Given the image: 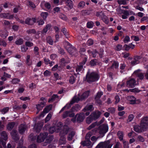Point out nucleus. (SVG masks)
<instances>
[{
    "instance_id": "1",
    "label": "nucleus",
    "mask_w": 148,
    "mask_h": 148,
    "mask_svg": "<svg viewBox=\"0 0 148 148\" xmlns=\"http://www.w3.org/2000/svg\"><path fill=\"white\" fill-rule=\"evenodd\" d=\"M99 78L98 75L94 72L90 73L88 72L86 75V80L89 83L97 81Z\"/></svg>"
},
{
    "instance_id": "2",
    "label": "nucleus",
    "mask_w": 148,
    "mask_h": 148,
    "mask_svg": "<svg viewBox=\"0 0 148 148\" xmlns=\"http://www.w3.org/2000/svg\"><path fill=\"white\" fill-rule=\"evenodd\" d=\"M69 131V128L67 126H65L63 129L60 132V138L59 143L61 144H64L66 143V138L64 136L66 135Z\"/></svg>"
},
{
    "instance_id": "3",
    "label": "nucleus",
    "mask_w": 148,
    "mask_h": 148,
    "mask_svg": "<svg viewBox=\"0 0 148 148\" xmlns=\"http://www.w3.org/2000/svg\"><path fill=\"white\" fill-rule=\"evenodd\" d=\"M64 126H62V123L61 122H59L54 126L50 128L49 132L51 134H52L54 132H60L61 130L64 129Z\"/></svg>"
},
{
    "instance_id": "4",
    "label": "nucleus",
    "mask_w": 148,
    "mask_h": 148,
    "mask_svg": "<svg viewBox=\"0 0 148 148\" xmlns=\"http://www.w3.org/2000/svg\"><path fill=\"white\" fill-rule=\"evenodd\" d=\"M0 136V141L2 143L3 147L6 148L5 141L8 139V134L5 131H3L1 132Z\"/></svg>"
},
{
    "instance_id": "5",
    "label": "nucleus",
    "mask_w": 148,
    "mask_h": 148,
    "mask_svg": "<svg viewBox=\"0 0 148 148\" xmlns=\"http://www.w3.org/2000/svg\"><path fill=\"white\" fill-rule=\"evenodd\" d=\"M66 45L65 48L68 52L71 54L76 56L77 51L76 49L73 47L72 45L67 42H66Z\"/></svg>"
},
{
    "instance_id": "6",
    "label": "nucleus",
    "mask_w": 148,
    "mask_h": 148,
    "mask_svg": "<svg viewBox=\"0 0 148 148\" xmlns=\"http://www.w3.org/2000/svg\"><path fill=\"white\" fill-rule=\"evenodd\" d=\"M127 99L130 101V103L131 104H137L141 103L140 99H136V98L133 96L130 95L127 97Z\"/></svg>"
},
{
    "instance_id": "7",
    "label": "nucleus",
    "mask_w": 148,
    "mask_h": 148,
    "mask_svg": "<svg viewBox=\"0 0 148 148\" xmlns=\"http://www.w3.org/2000/svg\"><path fill=\"white\" fill-rule=\"evenodd\" d=\"M99 133L100 134L104 135L108 132V126L107 124H103L101 125L99 128Z\"/></svg>"
},
{
    "instance_id": "8",
    "label": "nucleus",
    "mask_w": 148,
    "mask_h": 148,
    "mask_svg": "<svg viewBox=\"0 0 148 148\" xmlns=\"http://www.w3.org/2000/svg\"><path fill=\"white\" fill-rule=\"evenodd\" d=\"M140 125L143 129L147 130L148 128V117L145 116L142 118Z\"/></svg>"
},
{
    "instance_id": "9",
    "label": "nucleus",
    "mask_w": 148,
    "mask_h": 148,
    "mask_svg": "<svg viewBox=\"0 0 148 148\" xmlns=\"http://www.w3.org/2000/svg\"><path fill=\"white\" fill-rule=\"evenodd\" d=\"M112 146L109 141L100 142L96 146V148H111Z\"/></svg>"
},
{
    "instance_id": "10",
    "label": "nucleus",
    "mask_w": 148,
    "mask_h": 148,
    "mask_svg": "<svg viewBox=\"0 0 148 148\" xmlns=\"http://www.w3.org/2000/svg\"><path fill=\"white\" fill-rule=\"evenodd\" d=\"M85 118L84 114L83 113L80 114H77L76 115L75 118L71 119V121L74 122L75 121L76 119L77 121L79 122H81L83 121Z\"/></svg>"
},
{
    "instance_id": "11",
    "label": "nucleus",
    "mask_w": 148,
    "mask_h": 148,
    "mask_svg": "<svg viewBox=\"0 0 148 148\" xmlns=\"http://www.w3.org/2000/svg\"><path fill=\"white\" fill-rule=\"evenodd\" d=\"M79 100V99L78 98L77 99H76V97H73L70 103L69 104H67L64 107L60 110L59 113H60L63 112L66 107L67 108V109H69L73 104L75 102H78Z\"/></svg>"
},
{
    "instance_id": "12",
    "label": "nucleus",
    "mask_w": 148,
    "mask_h": 148,
    "mask_svg": "<svg viewBox=\"0 0 148 148\" xmlns=\"http://www.w3.org/2000/svg\"><path fill=\"white\" fill-rule=\"evenodd\" d=\"M142 58V57L141 56L138 55L134 56L133 57L134 60H132L130 62L131 64L134 66L139 63L140 62L139 60Z\"/></svg>"
},
{
    "instance_id": "13",
    "label": "nucleus",
    "mask_w": 148,
    "mask_h": 148,
    "mask_svg": "<svg viewBox=\"0 0 148 148\" xmlns=\"http://www.w3.org/2000/svg\"><path fill=\"white\" fill-rule=\"evenodd\" d=\"M47 135L48 133H40V135L37 137V142L39 143L43 142Z\"/></svg>"
},
{
    "instance_id": "14",
    "label": "nucleus",
    "mask_w": 148,
    "mask_h": 148,
    "mask_svg": "<svg viewBox=\"0 0 148 148\" xmlns=\"http://www.w3.org/2000/svg\"><path fill=\"white\" fill-rule=\"evenodd\" d=\"M136 80L134 78H131L127 81V86L129 88H133L136 85Z\"/></svg>"
},
{
    "instance_id": "15",
    "label": "nucleus",
    "mask_w": 148,
    "mask_h": 148,
    "mask_svg": "<svg viewBox=\"0 0 148 148\" xmlns=\"http://www.w3.org/2000/svg\"><path fill=\"white\" fill-rule=\"evenodd\" d=\"M134 130L138 133H141L143 132H146L147 130L146 129H143L142 126L140 125L134 126Z\"/></svg>"
},
{
    "instance_id": "16",
    "label": "nucleus",
    "mask_w": 148,
    "mask_h": 148,
    "mask_svg": "<svg viewBox=\"0 0 148 148\" xmlns=\"http://www.w3.org/2000/svg\"><path fill=\"white\" fill-rule=\"evenodd\" d=\"M89 92L88 91H87L84 92L81 96H80V95L79 94L78 97H77L76 96H75L74 97H76V99H77L78 98L79 99V100L78 101H79L80 100H82L85 98L89 96Z\"/></svg>"
},
{
    "instance_id": "17",
    "label": "nucleus",
    "mask_w": 148,
    "mask_h": 148,
    "mask_svg": "<svg viewBox=\"0 0 148 148\" xmlns=\"http://www.w3.org/2000/svg\"><path fill=\"white\" fill-rule=\"evenodd\" d=\"M71 73H70V74L71 75H69V82L71 84H73L75 82V77L73 76V75H76L73 73V71L72 72H71Z\"/></svg>"
},
{
    "instance_id": "18",
    "label": "nucleus",
    "mask_w": 148,
    "mask_h": 148,
    "mask_svg": "<svg viewBox=\"0 0 148 148\" xmlns=\"http://www.w3.org/2000/svg\"><path fill=\"white\" fill-rule=\"evenodd\" d=\"M23 139H21L20 140V143L18 145L17 148H25L24 147H22V145L23 143ZM28 148H36V145L33 144L29 145Z\"/></svg>"
},
{
    "instance_id": "19",
    "label": "nucleus",
    "mask_w": 148,
    "mask_h": 148,
    "mask_svg": "<svg viewBox=\"0 0 148 148\" xmlns=\"http://www.w3.org/2000/svg\"><path fill=\"white\" fill-rule=\"evenodd\" d=\"M36 18H32V19L29 18H27L25 21V23L29 25H32L36 21Z\"/></svg>"
},
{
    "instance_id": "20",
    "label": "nucleus",
    "mask_w": 148,
    "mask_h": 148,
    "mask_svg": "<svg viewBox=\"0 0 148 148\" xmlns=\"http://www.w3.org/2000/svg\"><path fill=\"white\" fill-rule=\"evenodd\" d=\"M43 125V123L42 122L38 123L37 125L34 126V129L37 132H39L42 128Z\"/></svg>"
},
{
    "instance_id": "21",
    "label": "nucleus",
    "mask_w": 148,
    "mask_h": 148,
    "mask_svg": "<svg viewBox=\"0 0 148 148\" xmlns=\"http://www.w3.org/2000/svg\"><path fill=\"white\" fill-rule=\"evenodd\" d=\"M101 114V112L98 111L94 112L90 115L94 120L98 118Z\"/></svg>"
},
{
    "instance_id": "22",
    "label": "nucleus",
    "mask_w": 148,
    "mask_h": 148,
    "mask_svg": "<svg viewBox=\"0 0 148 148\" xmlns=\"http://www.w3.org/2000/svg\"><path fill=\"white\" fill-rule=\"evenodd\" d=\"M45 103H46L45 101L41 102L40 104L36 105V107L38 110V112H36L37 114L38 113V112L42 109V108L45 105Z\"/></svg>"
},
{
    "instance_id": "23",
    "label": "nucleus",
    "mask_w": 148,
    "mask_h": 148,
    "mask_svg": "<svg viewBox=\"0 0 148 148\" xmlns=\"http://www.w3.org/2000/svg\"><path fill=\"white\" fill-rule=\"evenodd\" d=\"M0 16L2 18L8 19H11L13 17V15H10L9 13H1L0 15Z\"/></svg>"
},
{
    "instance_id": "24",
    "label": "nucleus",
    "mask_w": 148,
    "mask_h": 148,
    "mask_svg": "<svg viewBox=\"0 0 148 148\" xmlns=\"http://www.w3.org/2000/svg\"><path fill=\"white\" fill-rule=\"evenodd\" d=\"M82 145L83 146H91L92 147L93 144H92L91 142L90 141V140H86L83 141L81 142Z\"/></svg>"
},
{
    "instance_id": "25",
    "label": "nucleus",
    "mask_w": 148,
    "mask_h": 148,
    "mask_svg": "<svg viewBox=\"0 0 148 148\" xmlns=\"http://www.w3.org/2000/svg\"><path fill=\"white\" fill-rule=\"evenodd\" d=\"M75 114L73 113H71L70 111H67L65 112L62 115V117L65 118L68 116L71 117H72L74 116Z\"/></svg>"
},
{
    "instance_id": "26",
    "label": "nucleus",
    "mask_w": 148,
    "mask_h": 148,
    "mask_svg": "<svg viewBox=\"0 0 148 148\" xmlns=\"http://www.w3.org/2000/svg\"><path fill=\"white\" fill-rule=\"evenodd\" d=\"M26 129V126L25 125L22 124L19 127V132L20 134H22L25 131Z\"/></svg>"
},
{
    "instance_id": "27",
    "label": "nucleus",
    "mask_w": 148,
    "mask_h": 148,
    "mask_svg": "<svg viewBox=\"0 0 148 148\" xmlns=\"http://www.w3.org/2000/svg\"><path fill=\"white\" fill-rule=\"evenodd\" d=\"M11 134L12 138L14 140H17L18 139V137L17 135V132L15 130H12L11 132Z\"/></svg>"
},
{
    "instance_id": "28",
    "label": "nucleus",
    "mask_w": 148,
    "mask_h": 148,
    "mask_svg": "<svg viewBox=\"0 0 148 148\" xmlns=\"http://www.w3.org/2000/svg\"><path fill=\"white\" fill-rule=\"evenodd\" d=\"M30 58V56L29 55H28L26 56V63L27 65L29 66L31 65L32 63V60Z\"/></svg>"
},
{
    "instance_id": "29",
    "label": "nucleus",
    "mask_w": 148,
    "mask_h": 148,
    "mask_svg": "<svg viewBox=\"0 0 148 148\" xmlns=\"http://www.w3.org/2000/svg\"><path fill=\"white\" fill-rule=\"evenodd\" d=\"M124 91H127L128 92H129V91H130L131 92H137L138 93L141 91V90L138 89V88H135L130 89L129 90H128L127 89H126L124 90Z\"/></svg>"
},
{
    "instance_id": "30",
    "label": "nucleus",
    "mask_w": 148,
    "mask_h": 148,
    "mask_svg": "<svg viewBox=\"0 0 148 148\" xmlns=\"http://www.w3.org/2000/svg\"><path fill=\"white\" fill-rule=\"evenodd\" d=\"M8 35V32L6 30L2 31L0 33V36L2 38H6Z\"/></svg>"
},
{
    "instance_id": "31",
    "label": "nucleus",
    "mask_w": 148,
    "mask_h": 148,
    "mask_svg": "<svg viewBox=\"0 0 148 148\" xmlns=\"http://www.w3.org/2000/svg\"><path fill=\"white\" fill-rule=\"evenodd\" d=\"M84 70L83 65H82L78 66L76 68V71L77 72V74H79V72L82 73V72Z\"/></svg>"
},
{
    "instance_id": "32",
    "label": "nucleus",
    "mask_w": 148,
    "mask_h": 148,
    "mask_svg": "<svg viewBox=\"0 0 148 148\" xmlns=\"http://www.w3.org/2000/svg\"><path fill=\"white\" fill-rule=\"evenodd\" d=\"M66 4L70 9L73 8V3L71 0H66Z\"/></svg>"
},
{
    "instance_id": "33",
    "label": "nucleus",
    "mask_w": 148,
    "mask_h": 148,
    "mask_svg": "<svg viewBox=\"0 0 148 148\" xmlns=\"http://www.w3.org/2000/svg\"><path fill=\"white\" fill-rule=\"evenodd\" d=\"M51 27V25L50 24L47 25L44 28L42 33V34H45L47 31L48 30L50 29Z\"/></svg>"
},
{
    "instance_id": "34",
    "label": "nucleus",
    "mask_w": 148,
    "mask_h": 148,
    "mask_svg": "<svg viewBox=\"0 0 148 148\" xmlns=\"http://www.w3.org/2000/svg\"><path fill=\"white\" fill-rule=\"evenodd\" d=\"M93 106L92 105H87L83 109V111H86L87 110H93Z\"/></svg>"
},
{
    "instance_id": "35",
    "label": "nucleus",
    "mask_w": 148,
    "mask_h": 148,
    "mask_svg": "<svg viewBox=\"0 0 148 148\" xmlns=\"http://www.w3.org/2000/svg\"><path fill=\"white\" fill-rule=\"evenodd\" d=\"M23 42V40L22 38H20L16 40L15 42V43L17 45H22Z\"/></svg>"
},
{
    "instance_id": "36",
    "label": "nucleus",
    "mask_w": 148,
    "mask_h": 148,
    "mask_svg": "<svg viewBox=\"0 0 148 148\" xmlns=\"http://www.w3.org/2000/svg\"><path fill=\"white\" fill-rule=\"evenodd\" d=\"M98 125V123L97 122H95L92 123V124L90 125L88 128V130H90L94 128L96 126Z\"/></svg>"
},
{
    "instance_id": "37",
    "label": "nucleus",
    "mask_w": 148,
    "mask_h": 148,
    "mask_svg": "<svg viewBox=\"0 0 148 148\" xmlns=\"http://www.w3.org/2000/svg\"><path fill=\"white\" fill-rule=\"evenodd\" d=\"M14 125V123L13 122L9 123L7 126V129L9 130H11L13 128Z\"/></svg>"
},
{
    "instance_id": "38",
    "label": "nucleus",
    "mask_w": 148,
    "mask_h": 148,
    "mask_svg": "<svg viewBox=\"0 0 148 148\" xmlns=\"http://www.w3.org/2000/svg\"><path fill=\"white\" fill-rule=\"evenodd\" d=\"M52 107V106L51 105L47 106L43 110L44 112H45V113H48L50 110L51 109Z\"/></svg>"
},
{
    "instance_id": "39",
    "label": "nucleus",
    "mask_w": 148,
    "mask_h": 148,
    "mask_svg": "<svg viewBox=\"0 0 148 148\" xmlns=\"http://www.w3.org/2000/svg\"><path fill=\"white\" fill-rule=\"evenodd\" d=\"M94 119L91 115L89 116L86 119V122L87 123L90 124Z\"/></svg>"
},
{
    "instance_id": "40",
    "label": "nucleus",
    "mask_w": 148,
    "mask_h": 148,
    "mask_svg": "<svg viewBox=\"0 0 148 148\" xmlns=\"http://www.w3.org/2000/svg\"><path fill=\"white\" fill-rule=\"evenodd\" d=\"M48 15V12H42L40 14L41 17L44 19H46Z\"/></svg>"
},
{
    "instance_id": "41",
    "label": "nucleus",
    "mask_w": 148,
    "mask_h": 148,
    "mask_svg": "<svg viewBox=\"0 0 148 148\" xmlns=\"http://www.w3.org/2000/svg\"><path fill=\"white\" fill-rule=\"evenodd\" d=\"M81 107L78 105H77L73 107L72 110V111H77L79 110Z\"/></svg>"
},
{
    "instance_id": "42",
    "label": "nucleus",
    "mask_w": 148,
    "mask_h": 148,
    "mask_svg": "<svg viewBox=\"0 0 148 148\" xmlns=\"http://www.w3.org/2000/svg\"><path fill=\"white\" fill-rule=\"evenodd\" d=\"M75 134V133L74 132H71L69 135L68 136V140H71L72 139L73 137Z\"/></svg>"
},
{
    "instance_id": "43",
    "label": "nucleus",
    "mask_w": 148,
    "mask_h": 148,
    "mask_svg": "<svg viewBox=\"0 0 148 148\" xmlns=\"http://www.w3.org/2000/svg\"><path fill=\"white\" fill-rule=\"evenodd\" d=\"M94 132H90L87 133L85 137L86 140H90V137L94 134Z\"/></svg>"
},
{
    "instance_id": "44",
    "label": "nucleus",
    "mask_w": 148,
    "mask_h": 148,
    "mask_svg": "<svg viewBox=\"0 0 148 148\" xmlns=\"http://www.w3.org/2000/svg\"><path fill=\"white\" fill-rule=\"evenodd\" d=\"M88 53L90 56H92L93 57H95L96 56L97 54V52L95 50L93 52H91L90 51H88Z\"/></svg>"
},
{
    "instance_id": "45",
    "label": "nucleus",
    "mask_w": 148,
    "mask_h": 148,
    "mask_svg": "<svg viewBox=\"0 0 148 148\" xmlns=\"http://www.w3.org/2000/svg\"><path fill=\"white\" fill-rule=\"evenodd\" d=\"M47 42L51 45H52L53 44V41L50 36H48L47 38Z\"/></svg>"
},
{
    "instance_id": "46",
    "label": "nucleus",
    "mask_w": 148,
    "mask_h": 148,
    "mask_svg": "<svg viewBox=\"0 0 148 148\" xmlns=\"http://www.w3.org/2000/svg\"><path fill=\"white\" fill-rule=\"evenodd\" d=\"M103 94V93L101 91L98 92L95 97V100L99 99Z\"/></svg>"
},
{
    "instance_id": "47",
    "label": "nucleus",
    "mask_w": 148,
    "mask_h": 148,
    "mask_svg": "<svg viewBox=\"0 0 148 148\" xmlns=\"http://www.w3.org/2000/svg\"><path fill=\"white\" fill-rule=\"evenodd\" d=\"M123 41L124 43H127L128 42L130 41V38L128 36H126L124 38Z\"/></svg>"
},
{
    "instance_id": "48",
    "label": "nucleus",
    "mask_w": 148,
    "mask_h": 148,
    "mask_svg": "<svg viewBox=\"0 0 148 148\" xmlns=\"http://www.w3.org/2000/svg\"><path fill=\"white\" fill-rule=\"evenodd\" d=\"M51 74V72L48 70H46L43 73L45 76H49Z\"/></svg>"
},
{
    "instance_id": "49",
    "label": "nucleus",
    "mask_w": 148,
    "mask_h": 148,
    "mask_svg": "<svg viewBox=\"0 0 148 148\" xmlns=\"http://www.w3.org/2000/svg\"><path fill=\"white\" fill-rule=\"evenodd\" d=\"M119 67V64L116 62H114L111 67L112 69H117Z\"/></svg>"
},
{
    "instance_id": "50",
    "label": "nucleus",
    "mask_w": 148,
    "mask_h": 148,
    "mask_svg": "<svg viewBox=\"0 0 148 148\" xmlns=\"http://www.w3.org/2000/svg\"><path fill=\"white\" fill-rule=\"evenodd\" d=\"M132 39H133V40L136 42H137L140 40V39L138 37L135 36H132L131 37Z\"/></svg>"
},
{
    "instance_id": "51",
    "label": "nucleus",
    "mask_w": 148,
    "mask_h": 148,
    "mask_svg": "<svg viewBox=\"0 0 148 148\" xmlns=\"http://www.w3.org/2000/svg\"><path fill=\"white\" fill-rule=\"evenodd\" d=\"M52 115L51 114H49L47 116L45 119V123H47L49 121Z\"/></svg>"
},
{
    "instance_id": "52",
    "label": "nucleus",
    "mask_w": 148,
    "mask_h": 148,
    "mask_svg": "<svg viewBox=\"0 0 148 148\" xmlns=\"http://www.w3.org/2000/svg\"><path fill=\"white\" fill-rule=\"evenodd\" d=\"M61 64L63 65H64L66 63H68L69 62V60H66L64 58H62L61 60Z\"/></svg>"
},
{
    "instance_id": "53",
    "label": "nucleus",
    "mask_w": 148,
    "mask_h": 148,
    "mask_svg": "<svg viewBox=\"0 0 148 148\" xmlns=\"http://www.w3.org/2000/svg\"><path fill=\"white\" fill-rule=\"evenodd\" d=\"M134 118V116L132 114H130L128 116V118L127 121L128 122L131 121Z\"/></svg>"
},
{
    "instance_id": "54",
    "label": "nucleus",
    "mask_w": 148,
    "mask_h": 148,
    "mask_svg": "<svg viewBox=\"0 0 148 148\" xmlns=\"http://www.w3.org/2000/svg\"><path fill=\"white\" fill-rule=\"evenodd\" d=\"M9 110V108L8 107H6L3 108L1 110V113L3 114H5L8 112Z\"/></svg>"
},
{
    "instance_id": "55",
    "label": "nucleus",
    "mask_w": 148,
    "mask_h": 148,
    "mask_svg": "<svg viewBox=\"0 0 148 148\" xmlns=\"http://www.w3.org/2000/svg\"><path fill=\"white\" fill-rule=\"evenodd\" d=\"M123 142L124 148H129L128 142L123 140Z\"/></svg>"
},
{
    "instance_id": "56",
    "label": "nucleus",
    "mask_w": 148,
    "mask_h": 148,
    "mask_svg": "<svg viewBox=\"0 0 148 148\" xmlns=\"http://www.w3.org/2000/svg\"><path fill=\"white\" fill-rule=\"evenodd\" d=\"M58 97L57 95H54L52 96V98L49 100L48 102H51L53 101L56 98H57Z\"/></svg>"
},
{
    "instance_id": "57",
    "label": "nucleus",
    "mask_w": 148,
    "mask_h": 148,
    "mask_svg": "<svg viewBox=\"0 0 148 148\" xmlns=\"http://www.w3.org/2000/svg\"><path fill=\"white\" fill-rule=\"evenodd\" d=\"M137 76L141 80L143 79L144 78V75L142 73H139L137 74Z\"/></svg>"
},
{
    "instance_id": "58",
    "label": "nucleus",
    "mask_w": 148,
    "mask_h": 148,
    "mask_svg": "<svg viewBox=\"0 0 148 148\" xmlns=\"http://www.w3.org/2000/svg\"><path fill=\"white\" fill-rule=\"evenodd\" d=\"M7 45V43L4 40H1L0 42V45H2L3 47H5Z\"/></svg>"
},
{
    "instance_id": "59",
    "label": "nucleus",
    "mask_w": 148,
    "mask_h": 148,
    "mask_svg": "<svg viewBox=\"0 0 148 148\" xmlns=\"http://www.w3.org/2000/svg\"><path fill=\"white\" fill-rule=\"evenodd\" d=\"M123 49L126 51H128L130 49L129 45L125 44L123 47Z\"/></svg>"
},
{
    "instance_id": "60",
    "label": "nucleus",
    "mask_w": 148,
    "mask_h": 148,
    "mask_svg": "<svg viewBox=\"0 0 148 148\" xmlns=\"http://www.w3.org/2000/svg\"><path fill=\"white\" fill-rule=\"evenodd\" d=\"M25 45L26 46L28 47H31L33 45V43L29 41L26 42L25 43Z\"/></svg>"
},
{
    "instance_id": "61",
    "label": "nucleus",
    "mask_w": 148,
    "mask_h": 148,
    "mask_svg": "<svg viewBox=\"0 0 148 148\" xmlns=\"http://www.w3.org/2000/svg\"><path fill=\"white\" fill-rule=\"evenodd\" d=\"M87 27L88 28L92 27L93 25V23L92 22H88L87 24Z\"/></svg>"
},
{
    "instance_id": "62",
    "label": "nucleus",
    "mask_w": 148,
    "mask_h": 148,
    "mask_svg": "<svg viewBox=\"0 0 148 148\" xmlns=\"http://www.w3.org/2000/svg\"><path fill=\"white\" fill-rule=\"evenodd\" d=\"M93 43V40L91 39H89L87 42V44L88 46L92 45Z\"/></svg>"
},
{
    "instance_id": "63",
    "label": "nucleus",
    "mask_w": 148,
    "mask_h": 148,
    "mask_svg": "<svg viewBox=\"0 0 148 148\" xmlns=\"http://www.w3.org/2000/svg\"><path fill=\"white\" fill-rule=\"evenodd\" d=\"M85 5V3L83 1H80L78 4V6L81 8H83Z\"/></svg>"
},
{
    "instance_id": "64",
    "label": "nucleus",
    "mask_w": 148,
    "mask_h": 148,
    "mask_svg": "<svg viewBox=\"0 0 148 148\" xmlns=\"http://www.w3.org/2000/svg\"><path fill=\"white\" fill-rule=\"evenodd\" d=\"M21 8L20 7V6H19L15 8H14L13 10V12L14 13H16L18 12V10H21Z\"/></svg>"
}]
</instances>
